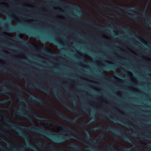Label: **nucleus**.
Instances as JSON below:
<instances>
[{
    "mask_svg": "<svg viewBox=\"0 0 151 151\" xmlns=\"http://www.w3.org/2000/svg\"><path fill=\"white\" fill-rule=\"evenodd\" d=\"M107 116L109 117L114 122H116L117 120L115 119V117H111L110 115H109V114H107Z\"/></svg>",
    "mask_w": 151,
    "mask_h": 151,
    "instance_id": "obj_22",
    "label": "nucleus"
},
{
    "mask_svg": "<svg viewBox=\"0 0 151 151\" xmlns=\"http://www.w3.org/2000/svg\"><path fill=\"white\" fill-rule=\"evenodd\" d=\"M42 90L45 93L47 94H50V91L48 89H43Z\"/></svg>",
    "mask_w": 151,
    "mask_h": 151,
    "instance_id": "obj_30",
    "label": "nucleus"
},
{
    "mask_svg": "<svg viewBox=\"0 0 151 151\" xmlns=\"http://www.w3.org/2000/svg\"><path fill=\"white\" fill-rule=\"evenodd\" d=\"M59 45L61 47H63V45H61V44H59Z\"/></svg>",
    "mask_w": 151,
    "mask_h": 151,
    "instance_id": "obj_62",
    "label": "nucleus"
},
{
    "mask_svg": "<svg viewBox=\"0 0 151 151\" xmlns=\"http://www.w3.org/2000/svg\"><path fill=\"white\" fill-rule=\"evenodd\" d=\"M29 98L32 100L37 102L40 105L44 106V104L43 101L38 98H36L34 95H31L29 96Z\"/></svg>",
    "mask_w": 151,
    "mask_h": 151,
    "instance_id": "obj_12",
    "label": "nucleus"
},
{
    "mask_svg": "<svg viewBox=\"0 0 151 151\" xmlns=\"http://www.w3.org/2000/svg\"><path fill=\"white\" fill-rule=\"evenodd\" d=\"M10 90L7 89L5 87H3L1 92L2 93H6L10 92Z\"/></svg>",
    "mask_w": 151,
    "mask_h": 151,
    "instance_id": "obj_15",
    "label": "nucleus"
},
{
    "mask_svg": "<svg viewBox=\"0 0 151 151\" xmlns=\"http://www.w3.org/2000/svg\"><path fill=\"white\" fill-rule=\"evenodd\" d=\"M60 149L62 150H64V147H62L60 148Z\"/></svg>",
    "mask_w": 151,
    "mask_h": 151,
    "instance_id": "obj_48",
    "label": "nucleus"
},
{
    "mask_svg": "<svg viewBox=\"0 0 151 151\" xmlns=\"http://www.w3.org/2000/svg\"><path fill=\"white\" fill-rule=\"evenodd\" d=\"M82 108L83 109V110L84 111H85L86 112H87V110H86V107H83V106H82Z\"/></svg>",
    "mask_w": 151,
    "mask_h": 151,
    "instance_id": "obj_36",
    "label": "nucleus"
},
{
    "mask_svg": "<svg viewBox=\"0 0 151 151\" xmlns=\"http://www.w3.org/2000/svg\"><path fill=\"white\" fill-rule=\"evenodd\" d=\"M101 128V127H96L95 129V130H97L100 129Z\"/></svg>",
    "mask_w": 151,
    "mask_h": 151,
    "instance_id": "obj_39",
    "label": "nucleus"
},
{
    "mask_svg": "<svg viewBox=\"0 0 151 151\" xmlns=\"http://www.w3.org/2000/svg\"><path fill=\"white\" fill-rule=\"evenodd\" d=\"M122 26H119L118 27V28L120 29H122ZM122 29L125 32H128L129 29L127 27L125 29Z\"/></svg>",
    "mask_w": 151,
    "mask_h": 151,
    "instance_id": "obj_18",
    "label": "nucleus"
},
{
    "mask_svg": "<svg viewBox=\"0 0 151 151\" xmlns=\"http://www.w3.org/2000/svg\"><path fill=\"white\" fill-rule=\"evenodd\" d=\"M42 52H44L45 53H47L50 55H54V54L52 53L51 52L49 51L47 48L45 47L43 50L42 51Z\"/></svg>",
    "mask_w": 151,
    "mask_h": 151,
    "instance_id": "obj_17",
    "label": "nucleus"
},
{
    "mask_svg": "<svg viewBox=\"0 0 151 151\" xmlns=\"http://www.w3.org/2000/svg\"><path fill=\"white\" fill-rule=\"evenodd\" d=\"M20 76L21 78H23V76L22 75H20Z\"/></svg>",
    "mask_w": 151,
    "mask_h": 151,
    "instance_id": "obj_52",
    "label": "nucleus"
},
{
    "mask_svg": "<svg viewBox=\"0 0 151 151\" xmlns=\"http://www.w3.org/2000/svg\"><path fill=\"white\" fill-rule=\"evenodd\" d=\"M72 148H75L78 151H81V150L78 147V145L76 144H73L70 146Z\"/></svg>",
    "mask_w": 151,
    "mask_h": 151,
    "instance_id": "obj_16",
    "label": "nucleus"
},
{
    "mask_svg": "<svg viewBox=\"0 0 151 151\" xmlns=\"http://www.w3.org/2000/svg\"><path fill=\"white\" fill-rule=\"evenodd\" d=\"M147 145L150 147H151V144Z\"/></svg>",
    "mask_w": 151,
    "mask_h": 151,
    "instance_id": "obj_54",
    "label": "nucleus"
},
{
    "mask_svg": "<svg viewBox=\"0 0 151 151\" xmlns=\"http://www.w3.org/2000/svg\"><path fill=\"white\" fill-rule=\"evenodd\" d=\"M23 94V93L22 92H21L19 93V96L22 95Z\"/></svg>",
    "mask_w": 151,
    "mask_h": 151,
    "instance_id": "obj_45",
    "label": "nucleus"
},
{
    "mask_svg": "<svg viewBox=\"0 0 151 151\" xmlns=\"http://www.w3.org/2000/svg\"><path fill=\"white\" fill-rule=\"evenodd\" d=\"M103 7L106 8H111L114 9L119 10L120 9H122L126 10L131 13H133L134 10H136L137 9V7H132L131 8H126L119 7L111 6L108 4H103Z\"/></svg>",
    "mask_w": 151,
    "mask_h": 151,
    "instance_id": "obj_4",
    "label": "nucleus"
},
{
    "mask_svg": "<svg viewBox=\"0 0 151 151\" xmlns=\"http://www.w3.org/2000/svg\"><path fill=\"white\" fill-rule=\"evenodd\" d=\"M106 146L109 148V151H117L114 149V147L113 144H110L107 145ZM87 148L88 150L91 151H98L96 149L90 146H87Z\"/></svg>",
    "mask_w": 151,
    "mask_h": 151,
    "instance_id": "obj_8",
    "label": "nucleus"
},
{
    "mask_svg": "<svg viewBox=\"0 0 151 151\" xmlns=\"http://www.w3.org/2000/svg\"><path fill=\"white\" fill-rule=\"evenodd\" d=\"M0 57L4 58L3 57V56L1 55H0Z\"/></svg>",
    "mask_w": 151,
    "mask_h": 151,
    "instance_id": "obj_57",
    "label": "nucleus"
},
{
    "mask_svg": "<svg viewBox=\"0 0 151 151\" xmlns=\"http://www.w3.org/2000/svg\"><path fill=\"white\" fill-rule=\"evenodd\" d=\"M14 38L15 40H19L22 44L27 47L33 48L35 46L38 47L37 45H33L28 43L27 40H24L23 39L22 37L20 35L17 36L16 37H14Z\"/></svg>",
    "mask_w": 151,
    "mask_h": 151,
    "instance_id": "obj_5",
    "label": "nucleus"
},
{
    "mask_svg": "<svg viewBox=\"0 0 151 151\" xmlns=\"http://www.w3.org/2000/svg\"><path fill=\"white\" fill-rule=\"evenodd\" d=\"M2 117V116L0 114V118H1Z\"/></svg>",
    "mask_w": 151,
    "mask_h": 151,
    "instance_id": "obj_64",
    "label": "nucleus"
},
{
    "mask_svg": "<svg viewBox=\"0 0 151 151\" xmlns=\"http://www.w3.org/2000/svg\"><path fill=\"white\" fill-rule=\"evenodd\" d=\"M26 7H27V9L30 8H29V7H28V6H26Z\"/></svg>",
    "mask_w": 151,
    "mask_h": 151,
    "instance_id": "obj_63",
    "label": "nucleus"
},
{
    "mask_svg": "<svg viewBox=\"0 0 151 151\" xmlns=\"http://www.w3.org/2000/svg\"><path fill=\"white\" fill-rule=\"evenodd\" d=\"M126 126L128 127H132V125H131V124L128 123H125L124 124Z\"/></svg>",
    "mask_w": 151,
    "mask_h": 151,
    "instance_id": "obj_32",
    "label": "nucleus"
},
{
    "mask_svg": "<svg viewBox=\"0 0 151 151\" xmlns=\"http://www.w3.org/2000/svg\"><path fill=\"white\" fill-rule=\"evenodd\" d=\"M0 12L1 13H2L4 14H6V11L4 9H2L1 8H0Z\"/></svg>",
    "mask_w": 151,
    "mask_h": 151,
    "instance_id": "obj_31",
    "label": "nucleus"
},
{
    "mask_svg": "<svg viewBox=\"0 0 151 151\" xmlns=\"http://www.w3.org/2000/svg\"><path fill=\"white\" fill-rule=\"evenodd\" d=\"M37 146L39 147H41L42 146H44V145L42 144V143L40 142H38L37 145Z\"/></svg>",
    "mask_w": 151,
    "mask_h": 151,
    "instance_id": "obj_28",
    "label": "nucleus"
},
{
    "mask_svg": "<svg viewBox=\"0 0 151 151\" xmlns=\"http://www.w3.org/2000/svg\"><path fill=\"white\" fill-rule=\"evenodd\" d=\"M27 33L29 35H33V36L35 37L36 38H37L38 39H40L42 40V41L43 42H45L47 41H49L50 42H52L55 43H57V42L56 40H51V39L50 38H40V37L39 36L35 35L32 34H31L29 33Z\"/></svg>",
    "mask_w": 151,
    "mask_h": 151,
    "instance_id": "obj_9",
    "label": "nucleus"
},
{
    "mask_svg": "<svg viewBox=\"0 0 151 151\" xmlns=\"http://www.w3.org/2000/svg\"><path fill=\"white\" fill-rule=\"evenodd\" d=\"M0 148L4 150H5V148L1 145H0Z\"/></svg>",
    "mask_w": 151,
    "mask_h": 151,
    "instance_id": "obj_42",
    "label": "nucleus"
},
{
    "mask_svg": "<svg viewBox=\"0 0 151 151\" xmlns=\"http://www.w3.org/2000/svg\"><path fill=\"white\" fill-rule=\"evenodd\" d=\"M18 100L20 102L23 103L26 102L25 99L22 98V97H20L18 98Z\"/></svg>",
    "mask_w": 151,
    "mask_h": 151,
    "instance_id": "obj_25",
    "label": "nucleus"
},
{
    "mask_svg": "<svg viewBox=\"0 0 151 151\" xmlns=\"http://www.w3.org/2000/svg\"><path fill=\"white\" fill-rule=\"evenodd\" d=\"M98 29L100 31H102L103 30H107L108 32H109L110 31L108 30L105 27H98Z\"/></svg>",
    "mask_w": 151,
    "mask_h": 151,
    "instance_id": "obj_23",
    "label": "nucleus"
},
{
    "mask_svg": "<svg viewBox=\"0 0 151 151\" xmlns=\"http://www.w3.org/2000/svg\"><path fill=\"white\" fill-rule=\"evenodd\" d=\"M122 72L123 73H126L124 69H123V70L122 71Z\"/></svg>",
    "mask_w": 151,
    "mask_h": 151,
    "instance_id": "obj_50",
    "label": "nucleus"
},
{
    "mask_svg": "<svg viewBox=\"0 0 151 151\" xmlns=\"http://www.w3.org/2000/svg\"><path fill=\"white\" fill-rule=\"evenodd\" d=\"M27 110H29V108L27 106V107H26L25 108Z\"/></svg>",
    "mask_w": 151,
    "mask_h": 151,
    "instance_id": "obj_49",
    "label": "nucleus"
},
{
    "mask_svg": "<svg viewBox=\"0 0 151 151\" xmlns=\"http://www.w3.org/2000/svg\"><path fill=\"white\" fill-rule=\"evenodd\" d=\"M130 134H131V135H134V134H133V133H132V132H130Z\"/></svg>",
    "mask_w": 151,
    "mask_h": 151,
    "instance_id": "obj_59",
    "label": "nucleus"
},
{
    "mask_svg": "<svg viewBox=\"0 0 151 151\" xmlns=\"http://www.w3.org/2000/svg\"><path fill=\"white\" fill-rule=\"evenodd\" d=\"M5 83H9L10 85H12L13 86L17 88L19 91H22V89L21 86H19L17 84L13 83L11 81H5L3 82L2 83L0 84V87L2 86L3 84Z\"/></svg>",
    "mask_w": 151,
    "mask_h": 151,
    "instance_id": "obj_10",
    "label": "nucleus"
},
{
    "mask_svg": "<svg viewBox=\"0 0 151 151\" xmlns=\"http://www.w3.org/2000/svg\"><path fill=\"white\" fill-rule=\"evenodd\" d=\"M113 33H114V34H116V33H115V31L114 30H113Z\"/></svg>",
    "mask_w": 151,
    "mask_h": 151,
    "instance_id": "obj_55",
    "label": "nucleus"
},
{
    "mask_svg": "<svg viewBox=\"0 0 151 151\" xmlns=\"http://www.w3.org/2000/svg\"><path fill=\"white\" fill-rule=\"evenodd\" d=\"M52 151H57L55 149H53L52 150Z\"/></svg>",
    "mask_w": 151,
    "mask_h": 151,
    "instance_id": "obj_60",
    "label": "nucleus"
},
{
    "mask_svg": "<svg viewBox=\"0 0 151 151\" xmlns=\"http://www.w3.org/2000/svg\"><path fill=\"white\" fill-rule=\"evenodd\" d=\"M94 120V119L93 118V119H92L91 121H93Z\"/></svg>",
    "mask_w": 151,
    "mask_h": 151,
    "instance_id": "obj_61",
    "label": "nucleus"
},
{
    "mask_svg": "<svg viewBox=\"0 0 151 151\" xmlns=\"http://www.w3.org/2000/svg\"><path fill=\"white\" fill-rule=\"evenodd\" d=\"M66 130L68 131H72V129L70 127H69L66 128Z\"/></svg>",
    "mask_w": 151,
    "mask_h": 151,
    "instance_id": "obj_37",
    "label": "nucleus"
},
{
    "mask_svg": "<svg viewBox=\"0 0 151 151\" xmlns=\"http://www.w3.org/2000/svg\"><path fill=\"white\" fill-rule=\"evenodd\" d=\"M1 125H2L3 128L4 129H9V128L8 127H7L4 126V125H2V124H1Z\"/></svg>",
    "mask_w": 151,
    "mask_h": 151,
    "instance_id": "obj_35",
    "label": "nucleus"
},
{
    "mask_svg": "<svg viewBox=\"0 0 151 151\" xmlns=\"http://www.w3.org/2000/svg\"><path fill=\"white\" fill-rule=\"evenodd\" d=\"M13 14H12V19H9L8 20H5L3 19L2 17H0V25H2L5 23H10V24L9 27H6L4 25V29L6 32H14L17 31V26L16 25L12 24L11 23V20H14V18L13 16Z\"/></svg>",
    "mask_w": 151,
    "mask_h": 151,
    "instance_id": "obj_2",
    "label": "nucleus"
},
{
    "mask_svg": "<svg viewBox=\"0 0 151 151\" xmlns=\"http://www.w3.org/2000/svg\"><path fill=\"white\" fill-rule=\"evenodd\" d=\"M45 120L46 121L45 123V125L47 127L49 126L51 122H52L51 120L49 119H46Z\"/></svg>",
    "mask_w": 151,
    "mask_h": 151,
    "instance_id": "obj_20",
    "label": "nucleus"
},
{
    "mask_svg": "<svg viewBox=\"0 0 151 151\" xmlns=\"http://www.w3.org/2000/svg\"><path fill=\"white\" fill-rule=\"evenodd\" d=\"M117 65H109V66L107 67L106 68L107 70H114L116 67H118Z\"/></svg>",
    "mask_w": 151,
    "mask_h": 151,
    "instance_id": "obj_14",
    "label": "nucleus"
},
{
    "mask_svg": "<svg viewBox=\"0 0 151 151\" xmlns=\"http://www.w3.org/2000/svg\"><path fill=\"white\" fill-rule=\"evenodd\" d=\"M106 21H107L108 23H109L110 22V21L108 20V19H106Z\"/></svg>",
    "mask_w": 151,
    "mask_h": 151,
    "instance_id": "obj_53",
    "label": "nucleus"
},
{
    "mask_svg": "<svg viewBox=\"0 0 151 151\" xmlns=\"http://www.w3.org/2000/svg\"><path fill=\"white\" fill-rule=\"evenodd\" d=\"M148 19L149 22H145V23L148 24H149L151 26V19L149 17H148Z\"/></svg>",
    "mask_w": 151,
    "mask_h": 151,
    "instance_id": "obj_27",
    "label": "nucleus"
},
{
    "mask_svg": "<svg viewBox=\"0 0 151 151\" xmlns=\"http://www.w3.org/2000/svg\"><path fill=\"white\" fill-rule=\"evenodd\" d=\"M99 76L100 77L104 79H106V76L102 73L100 74Z\"/></svg>",
    "mask_w": 151,
    "mask_h": 151,
    "instance_id": "obj_29",
    "label": "nucleus"
},
{
    "mask_svg": "<svg viewBox=\"0 0 151 151\" xmlns=\"http://www.w3.org/2000/svg\"><path fill=\"white\" fill-rule=\"evenodd\" d=\"M35 86L36 87H39V86L37 84L35 85Z\"/></svg>",
    "mask_w": 151,
    "mask_h": 151,
    "instance_id": "obj_47",
    "label": "nucleus"
},
{
    "mask_svg": "<svg viewBox=\"0 0 151 151\" xmlns=\"http://www.w3.org/2000/svg\"><path fill=\"white\" fill-rule=\"evenodd\" d=\"M88 124H84L83 123V124H81V126L83 127H84V126H87L88 125Z\"/></svg>",
    "mask_w": 151,
    "mask_h": 151,
    "instance_id": "obj_40",
    "label": "nucleus"
},
{
    "mask_svg": "<svg viewBox=\"0 0 151 151\" xmlns=\"http://www.w3.org/2000/svg\"><path fill=\"white\" fill-rule=\"evenodd\" d=\"M86 22H87V21H86ZM88 22V24H91L92 23L91 22Z\"/></svg>",
    "mask_w": 151,
    "mask_h": 151,
    "instance_id": "obj_51",
    "label": "nucleus"
},
{
    "mask_svg": "<svg viewBox=\"0 0 151 151\" xmlns=\"http://www.w3.org/2000/svg\"><path fill=\"white\" fill-rule=\"evenodd\" d=\"M107 129L108 131H111L115 133L120 134L123 137L125 141L132 143V142H131V140L129 139L128 137H126L124 135H122L121 132L120 131V130L119 129H114L112 126L110 125H109Z\"/></svg>",
    "mask_w": 151,
    "mask_h": 151,
    "instance_id": "obj_3",
    "label": "nucleus"
},
{
    "mask_svg": "<svg viewBox=\"0 0 151 151\" xmlns=\"http://www.w3.org/2000/svg\"><path fill=\"white\" fill-rule=\"evenodd\" d=\"M118 122H121L122 124H124V123H123V122H121L120 121H118Z\"/></svg>",
    "mask_w": 151,
    "mask_h": 151,
    "instance_id": "obj_56",
    "label": "nucleus"
},
{
    "mask_svg": "<svg viewBox=\"0 0 151 151\" xmlns=\"http://www.w3.org/2000/svg\"><path fill=\"white\" fill-rule=\"evenodd\" d=\"M4 121L6 123L11 126L13 129L16 130L18 132L19 135L24 138L26 143V145L25 146H23L20 149H19L12 147L11 144L6 142L5 140L1 139H0L5 143L7 147L11 148L12 151H25V149L27 148L31 149L34 151H38L35 147L29 144L28 140L27 135L20 130V129L24 130H29L30 131L36 132L44 134L50 138L54 142L57 143H63L66 141L70 140L72 137H73V136L66 137L63 134H58V136L54 137L51 132L49 130L44 129L42 128H37L35 126H34L32 127L20 126L18 125L12 124L10 122L8 118H5L4 119Z\"/></svg>",
    "mask_w": 151,
    "mask_h": 151,
    "instance_id": "obj_1",
    "label": "nucleus"
},
{
    "mask_svg": "<svg viewBox=\"0 0 151 151\" xmlns=\"http://www.w3.org/2000/svg\"><path fill=\"white\" fill-rule=\"evenodd\" d=\"M56 97H60L62 99H63V98L62 97V96L61 94L60 93H59L58 94L56 95Z\"/></svg>",
    "mask_w": 151,
    "mask_h": 151,
    "instance_id": "obj_33",
    "label": "nucleus"
},
{
    "mask_svg": "<svg viewBox=\"0 0 151 151\" xmlns=\"http://www.w3.org/2000/svg\"><path fill=\"white\" fill-rule=\"evenodd\" d=\"M9 100H4L3 101H0V104H5L9 102Z\"/></svg>",
    "mask_w": 151,
    "mask_h": 151,
    "instance_id": "obj_21",
    "label": "nucleus"
},
{
    "mask_svg": "<svg viewBox=\"0 0 151 151\" xmlns=\"http://www.w3.org/2000/svg\"><path fill=\"white\" fill-rule=\"evenodd\" d=\"M145 11L143 12V14H142V17H145Z\"/></svg>",
    "mask_w": 151,
    "mask_h": 151,
    "instance_id": "obj_41",
    "label": "nucleus"
},
{
    "mask_svg": "<svg viewBox=\"0 0 151 151\" xmlns=\"http://www.w3.org/2000/svg\"><path fill=\"white\" fill-rule=\"evenodd\" d=\"M34 116L37 119L43 121L45 120V119L44 118H40L37 115L35 114L34 115Z\"/></svg>",
    "mask_w": 151,
    "mask_h": 151,
    "instance_id": "obj_26",
    "label": "nucleus"
},
{
    "mask_svg": "<svg viewBox=\"0 0 151 151\" xmlns=\"http://www.w3.org/2000/svg\"><path fill=\"white\" fill-rule=\"evenodd\" d=\"M104 134H101L100 136V137L103 138L104 137Z\"/></svg>",
    "mask_w": 151,
    "mask_h": 151,
    "instance_id": "obj_44",
    "label": "nucleus"
},
{
    "mask_svg": "<svg viewBox=\"0 0 151 151\" xmlns=\"http://www.w3.org/2000/svg\"><path fill=\"white\" fill-rule=\"evenodd\" d=\"M122 149L125 151H131L132 149L130 147H122Z\"/></svg>",
    "mask_w": 151,
    "mask_h": 151,
    "instance_id": "obj_24",
    "label": "nucleus"
},
{
    "mask_svg": "<svg viewBox=\"0 0 151 151\" xmlns=\"http://www.w3.org/2000/svg\"><path fill=\"white\" fill-rule=\"evenodd\" d=\"M85 133L88 135V137L86 139V140L89 142L91 144L93 145H94L95 144L98 143L97 140V139H96L92 140L91 139L90 136L89 132L88 131H86Z\"/></svg>",
    "mask_w": 151,
    "mask_h": 151,
    "instance_id": "obj_11",
    "label": "nucleus"
},
{
    "mask_svg": "<svg viewBox=\"0 0 151 151\" xmlns=\"http://www.w3.org/2000/svg\"><path fill=\"white\" fill-rule=\"evenodd\" d=\"M137 37L138 38V39L140 40V37L139 36H137Z\"/></svg>",
    "mask_w": 151,
    "mask_h": 151,
    "instance_id": "obj_58",
    "label": "nucleus"
},
{
    "mask_svg": "<svg viewBox=\"0 0 151 151\" xmlns=\"http://www.w3.org/2000/svg\"><path fill=\"white\" fill-rule=\"evenodd\" d=\"M0 70H3L4 71H6V70L4 69H3V68H0Z\"/></svg>",
    "mask_w": 151,
    "mask_h": 151,
    "instance_id": "obj_43",
    "label": "nucleus"
},
{
    "mask_svg": "<svg viewBox=\"0 0 151 151\" xmlns=\"http://www.w3.org/2000/svg\"><path fill=\"white\" fill-rule=\"evenodd\" d=\"M60 125L59 128L60 129H65V127L64 126H63L61 125Z\"/></svg>",
    "mask_w": 151,
    "mask_h": 151,
    "instance_id": "obj_38",
    "label": "nucleus"
},
{
    "mask_svg": "<svg viewBox=\"0 0 151 151\" xmlns=\"http://www.w3.org/2000/svg\"><path fill=\"white\" fill-rule=\"evenodd\" d=\"M17 114L20 115L21 116L26 117L28 119L30 120L31 123L32 124H34L33 119L32 118L29 116L28 114H25L24 113V110L23 111L21 110H19L17 111Z\"/></svg>",
    "mask_w": 151,
    "mask_h": 151,
    "instance_id": "obj_7",
    "label": "nucleus"
},
{
    "mask_svg": "<svg viewBox=\"0 0 151 151\" xmlns=\"http://www.w3.org/2000/svg\"><path fill=\"white\" fill-rule=\"evenodd\" d=\"M138 17L137 14L135 13H134L133 15H131L129 16V17L131 18L134 19H136Z\"/></svg>",
    "mask_w": 151,
    "mask_h": 151,
    "instance_id": "obj_19",
    "label": "nucleus"
},
{
    "mask_svg": "<svg viewBox=\"0 0 151 151\" xmlns=\"http://www.w3.org/2000/svg\"><path fill=\"white\" fill-rule=\"evenodd\" d=\"M80 60L81 61V63H82V64H84V65H86L87 63L85 62H84L83 60V59H80Z\"/></svg>",
    "mask_w": 151,
    "mask_h": 151,
    "instance_id": "obj_34",
    "label": "nucleus"
},
{
    "mask_svg": "<svg viewBox=\"0 0 151 151\" xmlns=\"http://www.w3.org/2000/svg\"><path fill=\"white\" fill-rule=\"evenodd\" d=\"M57 115L61 119H63L72 124H74L78 119H76L73 121H72L70 119L69 117L66 116L65 115H63L59 112L57 113Z\"/></svg>",
    "mask_w": 151,
    "mask_h": 151,
    "instance_id": "obj_6",
    "label": "nucleus"
},
{
    "mask_svg": "<svg viewBox=\"0 0 151 151\" xmlns=\"http://www.w3.org/2000/svg\"><path fill=\"white\" fill-rule=\"evenodd\" d=\"M66 109H68L69 111H70V112L75 114H78L81 115L82 114L81 112H77L75 110H74L72 108L70 107L68 105H66L65 106Z\"/></svg>",
    "mask_w": 151,
    "mask_h": 151,
    "instance_id": "obj_13",
    "label": "nucleus"
},
{
    "mask_svg": "<svg viewBox=\"0 0 151 151\" xmlns=\"http://www.w3.org/2000/svg\"><path fill=\"white\" fill-rule=\"evenodd\" d=\"M50 146L51 148H54V146L53 145H50Z\"/></svg>",
    "mask_w": 151,
    "mask_h": 151,
    "instance_id": "obj_46",
    "label": "nucleus"
}]
</instances>
